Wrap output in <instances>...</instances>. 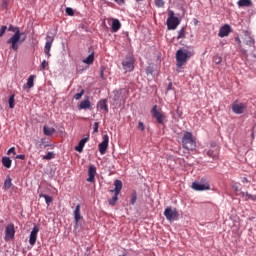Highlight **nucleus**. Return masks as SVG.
<instances>
[{
	"label": "nucleus",
	"instance_id": "nucleus-48",
	"mask_svg": "<svg viewBox=\"0 0 256 256\" xmlns=\"http://www.w3.org/2000/svg\"><path fill=\"white\" fill-rule=\"evenodd\" d=\"M115 3H117L118 5H124L125 0H115Z\"/></svg>",
	"mask_w": 256,
	"mask_h": 256
},
{
	"label": "nucleus",
	"instance_id": "nucleus-7",
	"mask_svg": "<svg viewBox=\"0 0 256 256\" xmlns=\"http://www.w3.org/2000/svg\"><path fill=\"white\" fill-rule=\"evenodd\" d=\"M151 115L156 119L157 123L163 124L165 121V115L161 111V109H158V105H153L151 109Z\"/></svg>",
	"mask_w": 256,
	"mask_h": 256
},
{
	"label": "nucleus",
	"instance_id": "nucleus-52",
	"mask_svg": "<svg viewBox=\"0 0 256 256\" xmlns=\"http://www.w3.org/2000/svg\"><path fill=\"white\" fill-rule=\"evenodd\" d=\"M43 144H44V139H41L40 146H42Z\"/></svg>",
	"mask_w": 256,
	"mask_h": 256
},
{
	"label": "nucleus",
	"instance_id": "nucleus-30",
	"mask_svg": "<svg viewBox=\"0 0 256 256\" xmlns=\"http://www.w3.org/2000/svg\"><path fill=\"white\" fill-rule=\"evenodd\" d=\"M34 80H35V75H30L28 77V80H27V87L29 89H31L32 87H34Z\"/></svg>",
	"mask_w": 256,
	"mask_h": 256
},
{
	"label": "nucleus",
	"instance_id": "nucleus-55",
	"mask_svg": "<svg viewBox=\"0 0 256 256\" xmlns=\"http://www.w3.org/2000/svg\"><path fill=\"white\" fill-rule=\"evenodd\" d=\"M252 137H254V133H252Z\"/></svg>",
	"mask_w": 256,
	"mask_h": 256
},
{
	"label": "nucleus",
	"instance_id": "nucleus-22",
	"mask_svg": "<svg viewBox=\"0 0 256 256\" xmlns=\"http://www.w3.org/2000/svg\"><path fill=\"white\" fill-rule=\"evenodd\" d=\"M90 107H91V101L89 97L84 99V101H81L80 105H78V109H90Z\"/></svg>",
	"mask_w": 256,
	"mask_h": 256
},
{
	"label": "nucleus",
	"instance_id": "nucleus-4",
	"mask_svg": "<svg viewBox=\"0 0 256 256\" xmlns=\"http://www.w3.org/2000/svg\"><path fill=\"white\" fill-rule=\"evenodd\" d=\"M122 187L123 181H121V179H115L114 189H111V191L114 192V195L110 199H108V203L110 205H116L120 191H122Z\"/></svg>",
	"mask_w": 256,
	"mask_h": 256
},
{
	"label": "nucleus",
	"instance_id": "nucleus-2",
	"mask_svg": "<svg viewBox=\"0 0 256 256\" xmlns=\"http://www.w3.org/2000/svg\"><path fill=\"white\" fill-rule=\"evenodd\" d=\"M193 55V49H178V51H176L177 67H183V65H185L188 59H191Z\"/></svg>",
	"mask_w": 256,
	"mask_h": 256
},
{
	"label": "nucleus",
	"instance_id": "nucleus-39",
	"mask_svg": "<svg viewBox=\"0 0 256 256\" xmlns=\"http://www.w3.org/2000/svg\"><path fill=\"white\" fill-rule=\"evenodd\" d=\"M9 3H10V0H2V3H1L2 9H8Z\"/></svg>",
	"mask_w": 256,
	"mask_h": 256
},
{
	"label": "nucleus",
	"instance_id": "nucleus-32",
	"mask_svg": "<svg viewBox=\"0 0 256 256\" xmlns=\"http://www.w3.org/2000/svg\"><path fill=\"white\" fill-rule=\"evenodd\" d=\"M39 196L45 198L47 205H50V203H52V201H53V197H51V195H46L45 193H40Z\"/></svg>",
	"mask_w": 256,
	"mask_h": 256
},
{
	"label": "nucleus",
	"instance_id": "nucleus-35",
	"mask_svg": "<svg viewBox=\"0 0 256 256\" xmlns=\"http://www.w3.org/2000/svg\"><path fill=\"white\" fill-rule=\"evenodd\" d=\"M53 157H55V153L53 151H48V153L46 155H43V159H53Z\"/></svg>",
	"mask_w": 256,
	"mask_h": 256
},
{
	"label": "nucleus",
	"instance_id": "nucleus-14",
	"mask_svg": "<svg viewBox=\"0 0 256 256\" xmlns=\"http://www.w3.org/2000/svg\"><path fill=\"white\" fill-rule=\"evenodd\" d=\"M40 228L38 227V225H34V227L32 228V231L30 233V237H29V243L30 245H35L36 241H37V235L39 233Z\"/></svg>",
	"mask_w": 256,
	"mask_h": 256
},
{
	"label": "nucleus",
	"instance_id": "nucleus-57",
	"mask_svg": "<svg viewBox=\"0 0 256 256\" xmlns=\"http://www.w3.org/2000/svg\"><path fill=\"white\" fill-rule=\"evenodd\" d=\"M137 2H140V0H137Z\"/></svg>",
	"mask_w": 256,
	"mask_h": 256
},
{
	"label": "nucleus",
	"instance_id": "nucleus-37",
	"mask_svg": "<svg viewBox=\"0 0 256 256\" xmlns=\"http://www.w3.org/2000/svg\"><path fill=\"white\" fill-rule=\"evenodd\" d=\"M84 93H85V89H81L80 93H76L74 95V99H76V100L81 99V97H83Z\"/></svg>",
	"mask_w": 256,
	"mask_h": 256
},
{
	"label": "nucleus",
	"instance_id": "nucleus-20",
	"mask_svg": "<svg viewBox=\"0 0 256 256\" xmlns=\"http://www.w3.org/2000/svg\"><path fill=\"white\" fill-rule=\"evenodd\" d=\"M80 219H82V215H81V205L80 203H78V205H76V208L74 209V220L77 223H79Z\"/></svg>",
	"mask_w": 256,
	"mask_h": 256
},
{
	"label": "nucleus",
	"instance_id": "nucleus-19",
	"mask_svg": "<svg viewBox=\"0 0 256 256\" xmlns=\"http://www.w3.org/2000/svg\"><path fill=\"white\" fill-rule=\"evenodd\" d=\"M219 151V147H216V145H212L211 149L207 151V155H209V157H212L213 159H218Z\"/></svg>",
	"mask_w": 256,
	"mask_h": 256
},
{
	"label": "nucleus",
	"instance_id": "nucleus-41",
	"mask_svg": "<svg viewBox=\"0 0 256 256\" xmlns=\"http://www.w3.org/2000/svg\"><path fill=\"white\" fill-rule=\"evenodd\" d=\"M7 31V26L6 25H2L1 29H0V37H3V35H5Z\"/></svg>",
	"mask_w": 256,
	"mask_h": 256
},
{
	"label": "nucleus",
	"instance_id": "nucleus-46",
	"mask_svg": "<svg viewBox=\"0 0 256 256\" xmlns=\"http://www.w3.org/2000/svg\"><path fill=\"white\" fill-rule=\"evenodd\" d=\"M7 153H8V155H10V153H16V151H15V147H10V149H8V151H7Z\"/></svg>",
	"mask_w": 256,
	"mask_h": 256
},
{
	"label": "nucleus",
	"instance_id": "nucleus-16",
	"mask_svg": "<svg viewBox=\"0 0 256 256\" xmlns=\"http://www.w3.org/2000/svg\"><path fill=\"white\" fill-rule=\"evenodd\" d=\"M96 173H97V168L95 167V165H90V167L88 168V179H87V181H89L90 183H94Z\"/></svg>",
	"mask_w": 256,
	"mask_h": 256
},
{
	"label": "nucleus",
	"instance_id": "nucleus-18",
	"mask_svg": "<svg viewBox=\"0 0 256 256\" xmlns=\"http://www.w3.org/2000/svg\"><path fill=\"white\" fill-rule=\"evenodd\" d=\"M244 36L246 45H249L250 47L255 45V39L252 37L251 31H244Z\"/></svg>",
	"mask_w": 256,
	"mask_h": 256
},
{
	"label": "nucleus",
	"instance_id": "nucleus-12",
	"mask_svg": "<svg viewBox=\"0 0 256 256\" xmlns=\"http://www.w3.org/2000/svg\"><path fill=\"white\" fill-rule=\"evenodd\" d=\"M54 39H55L54 35H49L48 34L47 37H46V43H45L44 51H45V54L47 55L48 58L51 57L50 51H51V47L53 45Z\"/></svg>",
	"mask_w": 256,
	"mask_h": 256
},
{
	"label": "nucleus",
	"instance_id": "nucleus-44",
	"mask_svg": "<svg viewBox=\"0 0 256 256\" xmlns=\"http://www.w3.org/2000/svg\"><path fill=\"white\" fill-rule=\"evenodd\" d=\"M98 131H99V122H98V121H95L93 132H94V133H98Z\"/></svg>",
	"mask_w": 256,
	"mask_h": 256
},
{
	"label": "nucleus",
	"instance_id": "nucleus-13",
	"mask_svg": "<svg viewBox=\"0 0 256 256\" xmlns=\"http://www.w3.org/2000/svg\"><path fill=\"white\" fill-rule=\"evenodd\" d=\"M123 99V89L113 91L114 105H121Z\"/></svg>",
	"mask_w": 256,
	"mask_h": 256
},
{
	"label": "nucleus",
	"instance_id": "nucleus-21",
	"mask_svg": "<svg viewBox=\"0 0 256 256\" xmlns=\"http://www.w3.org/2000/svg\"><path fill=\"white\" fill-rule=\"evenodd\" d=\"M87 141H89V137H84L83 139H80L78 145H76L75 147L76 151L82 153L85 147V143H87Z\"/></svg>",
	"mask_w": 256,
	"mask_h": 256
},
{
	"label": "nucleus",
	"instance_id": "nucleus-49",
	"mask_svg": "<svg viewBox=\"0 0 256 256\" xmlns=\"http://www.w3.org/2000/svg\"><path fill=\"white\" fill-rule=\"evenodd\" d=\"M17 159H25V155L21 154V155H16Z\"/></svg>",
	"mask_w": 256,
	"mask_h": 256
},
{
	"label": "nucleus",
	"instance_id": "nucleus-40",
	"mask_svg": "<svg viewBox=\"0 0 256 256\" xmlns=\"http://www.w3.org/2000/svg\"><path fill=\"white\" fill-rule=\"evenodd\" d=\"M156 7H164L165 1L164 0H155Z\"/></svg>",
	"mask_w": 256,
	"mask_h": 256
},
{
	"label": "nucleus",
	"instance_id": "nucleus-10",
	"mask_svg": "<svg viewBox=\"0 0 256 256\" xmlns=\"http://www.w3.org/2000/svg\"><path fill=\"white\" fill-rule=\"evenodd\" d=\"M192 188L195 189L196 191H204L206 189H210V185L206 181H193L192 183Z\"/></svg>",
	"mask_w": 256,
	"mask_h": 256
},
{
	"label": "nucleus",
	"instance_id": "nucleus-33",
	"mask_svg": "<svg viewBox=\"0 0 256 256\" xmlns=\"http://www.w3.org/2000/svg\"><path fill=\"white\" fill-rule=\"evenodd\" d=\"M186 37V33H185V28L183 27L182 29H180V31L178 32V37L177 39H185Z\"/></svg>",
	"mask_w": 256,
	"mask_h": 256
},
{
	"label": "nucleus",
	"instance_id": "nucleus-24",
	"mask_svg": "<svg viewBox=\"0 0 256 256\" xmlns=\"http://www.w3.org/2000/svg\"><path fill=\"white\" fill-rule=\"evenodd\" d=\"M13 183H12V179L10 177V175H7L4 184H3V189H11Z\"/></svg>",
	"mask_w": 256,
	"mask_h": 256
},
{
	"label": "nucleus",
	"instance_id": "nucleus-53",
	"mask_svg": "<svg viewBox=\"0 0 256 256\" xmlns=\"http://www.w3.org/2000/svg\"><path fill=\"white\" fill-rule=\"evenodd\" d=\"M172 87V83H170V85L168 86V89H170Z\"/></svg>",
	"mask_w": 256,
	"mask_h": 256
},
{
	"label": "nucleus",
	"instance_id": "nucleus-9",
	"mask_svg": "<svg viewBox=\"0 0 256 256\" xmlns=\"http://www.w3.org/2000/svg\"><path fill=\"white\" fill-rule=\"evenodd\" d=\"M246 109H247L246 103H240L239 101H234L232 103V111L236 114L245 113Z\"/></svg>",
	"mask_w": 256,
	"mask_h": 256
},
{
	"label": "nucleus",
	"instance_id": "nucleus-47",
	"mask_svg": "<svg viewBox=\"0 0 256 256\" xmlns=\"http://www.w3.org/2000/svg\"><path fill=\"white\" fill-rule=\"evenodd\" d=\"M235 41L238 43L239 47H241L242 41H241L240 37H235Z\"/></svg>",
	"mask_w": 256,
	"mask_h": 256
},
{
	"label": "nucleus",
	"instance_id": "nucleus-34",
	"mask_svg": "<svg viewBox=\"0 0 256 256\" xmlns=\"http://www.w3.org/2000/svg\"><path fill=\"white\" fill-rule=\"evenodd\" d=\"M9 107L10 109L15 107V95H11V97H9Z\"/></svg>",
	"mask_w": 256,
	"mask_h": 256
},
{
	"label": "nucleus",
	"instance_id": "nucleus-5",
	"mask_svg": "<svg viewBox=\"0 0 256 256\" xmlns=\"http://www.w3.org/2000/svg\"><path fill=\"white\" fill-rule=\"evenodd\" d=\"M180 23L181 21L179 20V17H175L174 11H169V17L167 19V28L172 30L177 29Z\"/></svg>",
	"mask_w": 256,
	"mask_h": 256
},
{
	"label": "nucleus",
	"instance_id": "nucleus-25",
	"mask_svg": "<svg viewBox=\"0 0 256 256\" xmlns=\"http://www.w3.org/2000/svg\"><path fill=\"white\" fill-rule=\"evenodd\" d=\"M95 54L94 52L90 53L86 59H83V63H86L87 65H92L94 63Z\"/></svg>",
	"mask_w": 256,
	"mask_h": 256
},
{
	"label": "nucleus",
	"instance_id": "nucleus-8",
	"mask_svg": "<svg viewBox=\"0 0 256 256\" xmlns=\"http://www.w3.org/2000/svg\"><path fill=\"white\" fill-rule=\"evenodd\" d=\"M164 215L168 221H175V219H178L179 213L176 208L173 209V207H166L164 211Z\"/></svg>",
	"mask_w": 256,
	"mask_h": 256
},
{
	"label": "nucleus",
	"instance_id": "nucleus-54",
	"mask_svg": "<svg viewBox=\"0 0 256 256\" xmlns=\"http://www.w3.org/2000/svg\"><path fill=\"white\" fill-rule=\"evenodd\" d=\"M243 181H248L247 177H244Z\"/></svg>",
	"mask_w": 256,
	"mask_h": 256
},
{
	"label": "nucleus",
	"instance_id": "nucleus-50",
	"mask_svg": "<svg viewBox=\"0 0 256 256\" xmlns=\"http://www.w3.org/2000/svg\"><path fill=\"white\" fill-rule=\"evenodd\" d=\"M194 25H198L199 21L198 19H193Z\"/></svg>",
	"mask_w": 256,
	"mask_h": 256
},
{
	"label": "nucleus",
	"instance_id": "nucleus-31",
	"mask_svg": "<svg viewBox=\"0 0 256 256\" xmlns=\"http://www.w3.org/2000/svg\"><path fill=\"white\" fill-rule=\"evenodd\" d=\"M56 129L54 127H47L46 125H44V133L45 135H52L53 133H55Z\"/></svg>",
	"mask_w": 256,
	"mask_h": 256
},
{
	"label": "nucleus",
	"instance_id": "nucleus-42",
	"mask_svg": "<svg viewBox=\"0 0 256 256\" xmlns=\"http://www.w3.org/2000/svg\"><path fill=\"white\" fill-rule=\"evenodd\" d=\"M66 13L67 15H70V16L74 15V11L71 7H66Z\"/></svg>",
	"mask_w": 256,
	"mask_h": 256
},
{
	"label": "nucleus",
	"instance_id": "nucleus-1",
	"mask_svg": "<svg viewBox=\"0 0 256 256\" xmlns=\"http://www.w3.org/2000/svg\"><path fill=\"white\" fill-rule=\"evenodd\" d=\"M8 30L13 31L14 35L7 40V43L12 46L13 51H18L19 46L26 41L27 35L21 32L19 27H14L13 25H9Z\"/></svg>",
	"mask_w": 256,
	"mask_h": 256
},
{
	"label": "nucleus",
	"instance_id": "nucleus-27",
	"mask_svg": "<svg viewBox=\"0 0 256 256\" xmlns=\"http://www.w3.org/2000/svg\"><path fill=\"white\" fill-rule=\"evenodd\" d=\"M238 6L239 7H251L252 6V1L251 0H239L238 1Z\"/></svg>",
	"mask_w": 256,
	"mask_h": 256
},
{
	"label": "nucleus",
	"instance_id": "nucleus-6",
	"mask_svg": "<svg viewBox=\"0 0 256 256\" xmlns=\"http://www.w3.org/2000/svg\"><path fill=\"white\" fill-rule=\"evenodd\" d=\"M122 67L126 72L133 71L135 68V58L133 55H127L125 59H123Z\"/></svg>",
	"mask_w": 256,
	"mask_h": 256
},
{
	"label": "nucleus",
	"instance_id": "nucleus-38",
	"mask_svg": "<svg viewBox=\"0 0 256 256\" xmlns=\"http://www.w3.org/2000/svg\"><path fill=\"white\" fill-rule=\"evenodd\" d=\"M136 201H137V193L134 192V193L131 194L130 202H131L132 205H135Z\"/></svg>",
	"mask_w": 256,
	"mask_h": 256
},
{
	"label": "nucleus",
	"instance_id": "nucleus-26",
	"mask_svg": "<svg viewBox=\"0 0 256 256\" xmlns=\"http://www.w3.org/2000/svg\"><path fill=\"white\" fill-rule=\"evenodd\" d=\"M98 105H99L100 109H104V111H106V112L109 111L107 99H102L101 101H99Z\"/></svg>",
	"mask_w": 256,
	"mask_h": 256
},
{
	"label": "nucleus",
	"instance_id": "nucleus-56",
	"mask_svg": "<svg viewBox=\"0 0 256 256\" xmlns=\"http://www.w3.org/2000/svg\"><path fill=\"white\" fill-rule=\"evenodd\" d=\"M44 147H47V145L45 144Z\"/></svg>",
	"mask_w": 256,
	"mask_h": 256
},
{
	"label": "nucleus",
	"instance_id": "nucleus-17",
	"mask_svg": "<svg viewBox=\"0 0 256 256\" xmlns=\"http://www.w3.org/2000/svg\"><path fill=\"white\" fill-rule=\"evenodd\" d=\"M232 29L230 25L226 24L220 27V30L218 32L219 37H228V35L231 33Z\"/></svg>",
	"mask_w": 256,
	"mask_h": 256
},
{
	"label": "nucleus",
	"instance_id": "nucleus-45",
	"mask_svg": "<svg viewBox=\"0 0 256 256\" xmlns=\"http://www.w3.org/2000/svg\"><path fill=\"white\" fill-rule=\"evenodd\" d=\"M47 65H49L48 61H46V60L42 61V63H41V69H42V70L46 69Z\"/></svg>",
	"mask_w": 256,
	"mask_h": 256
},
{
	"label": "nucleus",
	"instance_id": "nucleus-36",
	"mask_svg": "<svg viewBox=\"0 0 256 256\" xmlns=\"http://www.w3.org/2000/svg\"><path fill=\"white\" fill-rule=\"evenodd\" d=\"M223 59L222 57H220V55H215L213 57V62L216 63V65H219L220 63H222Z\"/></svg>",
	"mask_w": 256,
	"mask_h": 256
},
{
	"label": "nucleus",
	"instance_id": "nucleus-28",
	"mask_svg": "<svg viewBox=\"0 0 256 256\" xmlns=\"http://www.w3.org/2000/svg\"><path fill=\"white\" fill-rule=\"evenodd\" d=\"M2 163L5 167L10 168L12 165L11 157H2Z\"/></svg>",
	"mask_w": 256,
	"mask_h": 256
},
{
	"label": "nucleus",
	"instance_id": "nucleus-23",
	"mask_svg": "<svg viewBox=\"0 0 256 256\" xmlns=\"http://www.w3.org/2000/svg\"><path fill=\"white\" fill-rule=\"evenodd\" d=\"M122 25L119 21V19H113L112 21V31L115 33L121 29Z\"/></svg>",
	"mask_w": 256,
	"mask_h": 256
},
{
	"label": "nucleus",
	"instance_id": "nucleus-11",
	"mask_svg": "<svg viewBox=\"0 0 256 256\" xmlns=\"http://www.w3.org/2000/svg\"><path fill=\"white\" fill-rule=\"evenodd\" d=\"M109 147V135H103V140L99 143L98 148L101 155H104Z\"/></svg>",
	"mask_w": 256,
	"mask_h": 256
},
{
	"label": "nucleus",
	"instance_id": "nucleus-15",
	"mask_svg": "<svg viewBox=\"0 0 256 256\" xmlns=\"http://www.w3.org/2000/svg\"><path fill=\"white\" fill-rule=\"evenodd\" d=\"M5 233H6V235H5L6 239H13L14 238V235H15L14 223H9L6 226Z\"/></svg>",
	"mask_w": 256,
	"mask_h": 256
},
{
	"label": "nucleus",
	"instance_id": "nucleus-29",
	"mask_svg": "<svg viewBox=\"0 0 256 256\" xmlns=\"http://www.w3.org/2000/svg\"><path fill=\"white\" fill-rule=\"evenodd\" d=\"M241 195L243 196V197H245L246 199H252V201H256V195H252L251 193H249L248 191H243L242 193H241Z\"/></svg>",
	"mask_w": 256,
	"mask_h": 256
},
{
	"label": "nucleus",
	"instance_id": "nucleus-3",
	"mask_svg": "<svg viewBox=\"0 0 256 256\" xmlns=\"http://www.w3.org/2000/svg\"><path fill=\"white\" fill-rule=\"evenodd\" d=\"M182 146L185 149H188L190 151H193L196 149V141L193 137V133L191 131H185L182 137Z\"/></svg>",
	"mask_w": 256,
	"mask_h": 256
},
{
	"label": "nucleus",
	"instance_id": "nucleus-43",
	"mask_svg": "<svg viewBox=\"0 0 256 256\" xmlns=\"http://www.w3.org/2000/svg\"><path fill=\"white\" fill-rule=\"evenodd\" d=\"M138 129H141V131H145V123H143V121H139Z\"/></svg>",
	"mask_w": 256,
	"mask_h": 256
},
{
	"label": "nucleus",
	"instance_id": "nucleus-51",
	"mask_svg": "<svg viewBox=\"0 0 256 256\" xmlns=\"http://www.w3.org/2000/svg\"><path fill=\"white\" fill-rule=\"evenodd\" d=\"M100 76H101L102 78H104V70H102V71L100 72Z\"/></svg>",
	"mask_w": 256,
	"mask_h": 256
}]
</instances>
